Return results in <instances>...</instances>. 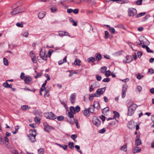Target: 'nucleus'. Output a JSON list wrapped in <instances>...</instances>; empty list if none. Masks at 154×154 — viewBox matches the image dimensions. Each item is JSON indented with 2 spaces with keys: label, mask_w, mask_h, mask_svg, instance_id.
<instances>
[{
  "label": "nucleus",
  "mask_w": 154,
  "mask_h": 154,
  "mask_svg": "<svg viewBox=\"0 0 154 154\" xmlns=\"http://www.w3.org/2000/svg\"><path fill=\"white\" fill-rule=\"evenodd\" d=\"M137 106V105L135 103L132 104L128 108V115L130 116L133 114Z\"/></svg>",
  "instance_id": "f257e3e1"
},
{
  "label": "nucleus",
  "mask_w": 154,
  "mask_h": 154,
  "mask_svg": "<svg viewBox=\"0 0 154 154\" xmlns=\"http://www.w3.org/2000/svg\"><path fill=\"white\" fill-rule=\"evenodd\" d=\"M32 131V134H29L28 137L29 138L30 140H31V142H34L36 141L35 136L36 134H35L36 131L35 130H30Z\"/></svg>",
  "instance_id": "f03ea898"
},
{
  "label": "nucleus",
  "mask_w": 154,
  "mask_h": 154,
  "mask_svg": "<svg viewBox=\"0 0 154 154\" xmlns=\"http://www.w3.org/2000/svg\"><path fill=\"white\" fill-rule=\"evenodd\" d=\"M44 115L47 119H50L54 120L56 118L54 114L51 112L45 113Z\"/></svg>",
  "instance_id": "7ed1b4c3"
},
{
  "label": "nucleus",
  "mask_w": 154,
  "mask_h": 154,
  "mask_svg": "<svg viewBox=\"0 0 154 154\" xmlns=\"http://www.w3.org/2000/svg\"><path fill=\"white\" fill-rule=\"evenodd\" d=\"M105 90V88H101L97 89L96 92L94 93V96L95 97H100L101 95L103 94Z\"/></svg>",
  "instance_id": "20e7f679"
},
{
  "label": "nucleus",
  "mask_w": 154,
  "mask_h": 154,
  "mask_svg": "<svg viewBox=\"0 0 154 154\" xmlns=\"http://www.w3.org/2000/svg\"><path fill=\"white\" fill-rule=\"evenodd\" d=\"M137 14V11L134 8H129L128 10V15L129 16L134 17Z\"/></svg>",
  "instance_id": "39448f33"
},
{
  "label": "nucleus",
  "mask_w": 154,
  "mask_h": 154,
  "mask_svg": "<svg viewBox=\"0 0 154 154\" xmlns=\"http://www.w3.org/2000/svg\"><path fill=\"white\" fill-rule=\"evenodd\" d=\"M65 0H49V2L51 4L60 5L64 2Z\"/></svg>",
  "instance_id": "423d86ee"
},
{
  "label": "nucleus",
  "mask_w": 154,
  "mask_h": 154,
  "mask_svg": "<svg viewBox=\"0 0 154 154\" xmlns=\"http://www.w3.org/2000/svg\"><path fill=\"white\" fill-rule=\"evenodd\" d=\"M39 56L43 60H47L48 56L47 55H45V52L43 51L42 49L40 51Z\"/></svg>",
  "instance_id": "0eeeda50"
},
{
  "label": "nucleus",
  "mask_w": 154,
  "mask_h": 154,
  "mask_svg": "<svg viewBox=\"0 0 154 154\" xmlns=\"http://www.w3.org/2000/svg\"><path fill=\"white\" fill-rule=\"evenodd\" d=\"M13 10L11 12V15H14L20 13H21L24 11H21L20 9H12Z\"/></svg>",
  "instance_id": "6e6552de"
},
{
  "label": "nucleus",
  "mask_w": 154,
  "mask_h": 154,
  "mask_svg": "<svg viewBox=\"0 0 154 154\" xmlns=\"http://www.w3.org/2000/svg\"><path fill=\"white\" fill-rule=\"evenodd\" d=\"M93 124L97 127H98L101 124L100 121L97 118H94L93 120Z\"/></svg>",
  "instance_id": "1a4fd4ad"
},
{
  "label": "nucleus",
  "mask_w": 154,
  "mask_h": 154,
  "mask_svg": "<svg viewBox=\"0 0 154 154\" xmlns=\"http://www.w3.org/2000/svg\"><path fill=\"white\" fill-rule=\"evenodd\" d=\"M44 130L45 131L47 132H49L51 129L53 128L51 126H49L47 124H44Z\"/></svg>",
  "instance_id": "9d476101"
},
{
  "label": "nucleus",
  "mask_w": 154,
  "mask_h": 154,
  "mask_svg": "<svg viewBox=\"0 0 154 154\" xmlns=\"http://www.w3.org/2000/svg\"><path fill=\"white\" fill-rule=\"evenodd\" d=\"M59 35L60 36H68L70 37V35L67 32L60 31L58 32Z\"/></svg>",
  "instance_id": "9b49d317"
},
{
  "label": "nucleus",
  "mask_w": 154,
  "mask_h": 154,
  "mask_svg": "<svg viewBox=\"0 0 154 154\" xmlns=\"http://www.w3.org/2000/svg\"><path fill=\"white\" fill-rule=\"evenodd\" d=\"M32 80L31 77L29 75L26 76L25 78L24 81L26 84H29Z\"/></svg>",
  "instance_id": "f8f14e48"
},
{
  "label": "nucleus",
  "mask_w": 154,
  "mask_h": 154,
  "mask_svg": "<svg viewBox=\"0 0 154 154\" xmlns=\"http://www.w3.org/2000/svg\"><path fill=\"white\" fill-rule=\"evenodd\" d=\"M141 150V148L137 146L134 147L133 150V152L134 153L139 152Z\"/></svg>",
  "instance_id": "ddd939ff"
},
{
  "label": "nucleus",
  "mask_w": 154,
  "mask_h": 154,
  "mask_svg": "<svg viewBox=\"0 0 154 154\" xmlns=\"http://www.w3.org/2000/svg\"><path fill=\"white\" fill-rule=\"evenodd\" d=\"M84 115L86 117H89L90 115V112L88 109H85L82 111Z\"/></svg>",
  "instance_id": "4468645a"
},
{
  "label": "nucleus",
  "mask_w": 154,
  "mask_h": 154,
  "mask_svg": "<svg viewBox=\"0 0 154 154\" xmlns=\"http://www.w3.org/2000/svg\"><path fill=\"white\" fill-rule=\"evenodd\" d=\"M75 95L73 94H72L70 96V100L72 104H73L75 103Z\"/></svg>",
  "instance_id": "2eb2a0df"
},
{
  "label": "nucleus",
  "mask_w": 154,
  "mask_h": 154,
  "mask_svg": "<svg viewBox=\"0 0 154 154\" xmlns=\"http://www.w3.org/2000/svg\"><path fill=\"white\" fill-rule=\"evenodd\" d=\"M93 106L95 108H96L98 109H99L100 108V106L99 103L98 101H94V103Z\"/></svg>",
  "instance_id": "dca6fc26"
},
{
  "label": "nucleus",
  "mask_w": 154,
  "mask_h": 154,
  "mask_svg": "<svg viewBox=\"0 0 154 154\" xmlns=\"http://www.w3.org/2000/svg\"><path fill=\"white\" fill-rule=\"evenodd\" d=\"M109 111V108L107 106L102 110V113L104 115H106L107 112H108Z\"/></svg>",
  "instance_id": "f3484780"
},
{
  "label": "nucleus",
  "mask_w": 154,
  "mask_h": 154,
  "mask_svg": "<svg viewBox=\"0 0 154 154\" xmlns=\"http://www.w3.org/2000/svg\"><path fill=\"white\" fill-rule=\"evenodd\" d=\"M45 15V12L44 11L40 12L38 14V17L39 19L43 18Z\"/></svg>",
  "instance_id": "a211bd4d"
},
{
  "label": "nucleus",
  "mask_w": 154,
  "mask_h": 154,
  "mask_svg": "<svg viewBox=\"0 0 154 154\" xmlns=\"http://www.w3.org/2000/svg\"><path fill=\"white\" fill-rule=\"evenodd\" d=\"M126 60L125 61V62L126 63H129L132 61L133 60V58L131 56H127L126 57Z\"/></svg>",
  "instance_id": "6ab92c4d"
},
{
  "label": "nucleus",
  "mask_w": 154,
  "mask_h": 154,
  "mask_svg": "<svg viewBox=\"0 0 154 154\" xmlns=\"http://www.w3.org/2000/svg\"><path fill=\"white\" fill-rule=\"evenodd\" d=\"M95 107L93 105H90L89 108H88V109L89 110L90 112L91 113H94V111Z\"/></svg>",
  "instance_id": "aec40b11"
},
{
  "label": "nucleus",
  "mask_w": 154,
  "mask_h": 154,
  "mask_svg": "<svg viewBox=\"0 0 154 154\" xmlns=\"http://www.w3.org/2000/svg\"><path fill=\"white\" fill-rule=\"evenodd\" d=\"M56 144L58 145L60 147L62 148L64 150H67V146L66 145H61L57 143Z\"/></svg>",
  "instance_id": "412c9836"
},
{
  "label": "nucleus",
  "mask_w": 154,
  "mask_h": 154,
  "mask_svg": "<svg viewBox=\"0 0 154 154\" xmlns=\"http://www.w3.org/2000/svg\"><path fill=\"white\" fill-rule=\"evenodd\" d=\"M46 84L45 83H44L43 85H42V88H40V95H42V92L44 91V88H45V86L46 85Z\"/></svg>",
  "instance_id": "4be33fe9"
},
{
  "label": "nucleus",
  "mask_w": 154,
  "mask_h": 154,
  "mask_svg": "<svg viewBox=\"0 0 154 154\" xmlns=\"http://www.w3.org/2000/svg\"><path fill=\"white\" fill-rule=\"evenodd\" d=\"M95 61V58L93 57H90L88 59V61L89 63H93Z\"/></svg>",
  "instance_id": "5701e85b"
},
{
  "label": "nucleus",
  "mask_w": 154,
  "mask_h": 154,
  "mask_svg": "<svg viewBox=\"0 0 154 154\" xmlns=\"http://www.w3.org/2000/svg\"><path fill=\"white\" fill-rule=\"evenodd\" d=\"M113 113L114 114L113 116V118L114 119L115 118V117L118 118L119 117V114L118 112L116 111H113Z\"/></svg>",
  "instance_id": "b1692460"
},
{
  "label": "nucleus",
  "mask_w": 154,
  "mask_h": 154,
  "mask_svg": "<svg viewBox=\"0 0 154 154\" xmlns=\"http://www.w3.org/2000/svg\"><path fill=\"white\" fill-rule=\"evenodd\" d=\"M68 145L69 147L71 149H74V143L73 142H69Z\"/></svg>",
  "instance_id": "393cba45"
},
{
  "label": "nucleus",
  "mask_w": 154,
  "mask_h": 154,
  "mask_svg": "<svg viewBox=\"0 0 154 154\" xmlns=\"http://www.w3.org/2000/svg\"><path fill=\"white\" fill-rule=\"evenodd\" d=\"M135 144L137 146H139L141 144V141L140 139H135Z\"/></svg>",
  "instance_id": "a878e982"
},
{
  "label": "nucleus",
  "mask_w": 154,
  "mask_h": 154,
  "mask_svg": "<svg viewBox=\"0 0 154 154\" xmlns=\"http://www.w3.org/2000/svg\"><path fill=\"white\" fill-rule=\"evenodd\" d=\"M45 91V93H44V95L48 93L50 91V89L48 87H45V88H44V91Z\"/></svg>",
  "instance_id": "bb28decb"
},
{
  "label": "nucleus",
  "mask_w": 154,
  "mask_h": 154,
  "mask_svg": "<svg viewBox=\"0 0 154 154\" xmlns=\"http://www.w3.org/2000/svg\"><path fill=\"white\" fill-rule=\"evenodd\" d=\"M71 112L73 114H75V108L73 106H71L69 108Z\"/></svg>",
  "instance_id": "cd10ccee"
},
{
  "label": "nucleus",
  "mask_w": 154,
  "mask_h": 154,
  "mask_svg": "<svg viewBox=\"0 0 154 154\" xmlns=\"http://www.w3.org/2000/svg\"><path fill=\"white\" fill-rule=\"evenodd\" d=\"M107 69V68L105 66H103L101 67V72L103 73H104L106 72Z\"/></svg>",
  "instance_id": "c85d7f7f"
},
{
  "label": "nucleus",
  "mask_w": 154,
  "mask_h": 154,
  "mask_svg": "<svg viewBox=\"0 0 154 154\" xmlns=\"http://www.w3.org/2000/svg\"><path fill=\"white\" fill-rule=\"evenodd\" d=\"M81 61L79 60L76 59L74 62V64L77 66H80V63Z\"/></svg>",
  "instance_id": "c756f323"
},
{
  "label": "nucleus",
  "mask_w": 154,
  "mask_h": 154,
  "mask_svg": "<svg viewBox=\"0 0 154 154\" xmlns=\"http://www.w3.org/2000/svg\"><path fill=\"white\" fill-rule=\"evenodd\" d=\"M40 119L37 116H36L34 119V121L37 124H39L40 123Z\"/></svg>",
  "instance_id": "7c9ffc66"
},
{
  "label": "nucleus",
  "mask_w": 154,
  "mask_h": 154,
  "mask_svg": "<svg viewBox=\"0 0 154 154\" xmlns=\"http://www.w3.org/2000/svg\"><path fill=\"white\" fill-rule=\"evenodd\" d=\"M21 108L22 110H26V109H29L30 107L26 105H23L21 106Z\"/></svg>",
  "instance_id": "2f4dec72"
},
{
  "label": "nucleus",
  "mask_w": 154,
  "mask_h": 154,
  "mask_svg": "<svg viewBox=\"0 0 154 154\" xmlns=\"http://www.w3.org/2000/svg\"><path fill=\"white\" fill-rule=\"evenodd\" d=\"M121 149L125 152H126L127 150L126 144H125L122 146L121 148Z\"/></svg>",
  "instance_id": "473e14b6"
},
{
  "label": "nucleus",
  "mask_w": 154,
  "mask_h": 154,
  "mask_svg": "<svg viewBox=\"0 0 154 154\" xmlns=\"http://www.w3.org/2000/svg\"><path fill=\"white\" fill-rule=\"evenodd\" d=\"M69 20L70 21L72 22V23L73 25L74 26H76L77 25V23L72 18H69Z\"/></svg>",
  "instance_id": "72a5a7b5"
},
{
  "label": "nucleus",
  "mask_w": 154,
  "mask_h": 154,
  "mask_svg": "<svg viewBox=\"0 0 154 154\" xmlns=\"http://www.w3.org/2000/svg\"><path fill=\"white\" fill-rule=\"evenodd\" d=\"M127 85L125 84L123 85L122 91L126 92L127 89Z\"/></svg>",
  "instance_id": "f704fd0d"
},
{
  "label": "nucleus",
  "mask_w": 154,
  "mask_h": 154,
  "mask_svg": "<svg viewBox=\"0 0 154 154\" xmlns=\"http://www.w3.org/2000/svg\"><path fill=\"white\" fill-rule=\"evenodd\" d=\"M44 149L43 148H40L38 151V154H43L44 153Z\"/></svg>",
  "instance_id": "c9c22d12"
},
{
  "label": "nucleus",
  "mask_w": 154,
  "mask_h": 154,
  "mask_svg": "<svg viewBox=\"0 0 154 154\" xmlns=\"http://www.w3.org/2000/svg\"><path fill=\"white\" fill-rule=\"evenodd\" d=\"M109 30L112 34L115 32V30L114 28L111 27L109 28Z\"/></svg>",
  "instance_id": "e433bc0d"
},
{
  "label": "nucleus",
  "mask_w": 154,
  "mask_h": 154,
  "mask_svg": "<svg viewBox=\"0 0 154 154\" xmlns=\"http://www.w3.org/2000/svg\"><path fill=\"white\" fill-rule=\"evenodd\" d=\"M105 38L106 39H107L109 38L110 36V35L109 33V32L107 31H106L105 32Z\"/></svg>",
  "instance_id": "4c0bfd02"
},
{
  "label": "nucleus",
  "mask_w": 154,
  "mask_h": 154,
  "mask_svg": "<svg viewBox=\"0 0 154 154\" xmlns=\"http://www.w3.org/2000/svg\"><path fill=\"white\" fill-rule=\"evenodd\" d=\"M51 11L52 12H55L57 10V9L55 7H53L50 8Z\"/></svg>",
  "instance_id": "58836bf2"
},
{
  "label": "nucleus",
  "mask_w": 154,
  "mask_h": 154,
  "mask_svg": "<svg viewBox=\"0 0 154 154\" xmlns=\"http://www.w3.org/2000/svg\"><path fill=\"white\" fill-rule=\"evenodd\" d=\"M3 62L4 64L5 65L7 66L8 65V61L7 59L5 58V57H4L3 58Z\"/></svg>",
  "instance_id": "ea45409f"
},
{
  "label": "nucleus",
  "mask_w": 154,
  "mask_h": 154,
  "mask_svg": "<svg viewBox=\"0 0 154 154\" xmlns=\"http://www.w3.org/2000/svg\"><path fill=\"white\" fill-rule=\"evenodd\" d=\"M7 82V81L6 82L4 83L3 84V86L5 88H8V87H10V86H9V84Z\"/></svg>",
  "instance_id": "a19ab883"
},
{
  "label": "nucleus",
  "mask_w": 154,
  "mask_h": 154,
  "mask_svg": "<svg viewBox=\"0 0 154 154\" xmlns=\"http://www.w3.org/2000/svg\"><path fill=\"white\" fill-rule=\"evenodd\" d=\"M146 14V12H143V13H140L138 14L136 16V17L138 18L140 17L141 16H143L144 15Z\"/></svg>",
  "instance_id": "79ce46f5"
},
{
  "label": "nucleus",
  "mask_w": 154,
  "mask_h": 154,
  "mask_svg": "<svg viewBox=\"0 0 154 154\" xmlns=\"http://www.w3.org/2000/svg\"><path fill=\"white\" fill-rule=\"evenodd\" d=\"M4 143V140L3 139L2 136L0 134V144H3Z\"/></svg>",
  "instance_id": "37998d69"
},
{
  "label": "nucleus",
  "mask_w": 154,
  "mask_h": 154,
  "mask_svg": "<svg viewBox=\"0 0 154 154\" xmlns=\"http://www.w3.org/2000/svg\"><path fill=\"white\" fill-rule=\"evenodd\" d=\"M102 58V56L100 54H98L96 57V59L98 60H100Z\"/></svg>",
  "instance_id": "c03bdc74"
},
{
  "label": "nucleus",
  "mask_w": 154,
  "mask_h": 154,
  "mask_svg": "<svg viewBox=\"0 0 154 154\" xmlns=\"http://www.w3.org/2000/svg\"><path fill=\"white\" fill-rule=\"evenodd\" d=\"M111 75V72L108 70L105 72V75L106 77H109Z\"/></svg>",
  "instance_id": "a18cd8bd"
},
{
  "label": "nucleus",
  "mask_w": 154,
  "mask_h": 154,
  "mask_svg": "<svg viewBox=\"0 0 154 154\" xmlns=\"http://www.w3.org/2000/svg\"><path fill=\"white\" fill-rule=\"evenodd\" d=\"M64 119V117L62 116H58L57 117V119L59 121H61L63 120Z\"/></svg>",
  "instance_id": "49530a36"
},
{
  "label": "nucleus",
  "mask_w": 154,
  "mask_h": 154,
  "mask_svg": "<svg viewBox=\"0 0 154 154\" xmlns=\"http://www.w3.org/2000/svg\"><path fill=\"white\" fill-rule=\"evenodd\" d=\"M71 2H72L75 3L79 4L81 2V0H70Z\"/></svg>",
  "instance_id": "de8ad7c7"
},
{
  "label": "nucleus",
  "mask_w": 154,
  "mask_h": 154,
  "mask_svg": "<svg viewBox=\"0 0 154 154\" xmlns=\"http://www.w3.org/2000/svg\"><path fill=\"white\" fill-rule=\"evenodd\" d=\"M21 35H23L26 37H27L28 36V33L26 32H24L22 33Z\"/></svg>",
  "instance_id": "09e8293b"
},
{
  "label": "nucleus",
  "mask_w": 154,
  "mask_h": 154,
  "mask_svg": "<svg viewBox=\"0 0 154 154\" xmlns=\"http://www.w3.org/2000/svg\"><path fill=\"white\" fill-rule=\"evenodd\" d=\"M146 49L147 51L148 52L152 53H153V51L152 50H150L149 49V47H148V46L146 47Z\"/></svg>",
  "instance_id": "8fccbe9b"
},
{
  "label": "nucleus",
  "mask_w": 154,
  "mask_h": 154,
  "mask_svg": "<svg viewBox=\"0 0 154 154\" xmlns=\"http://www.w3.org/2000/svg\"><path fill=\"white\" fill-rule=\"evenodd\" d=\"M96 79L97 81H100L102 79L101 76H99L98 75H96Z\"/></svg>",
  "instance_id": "3c124183"
},
{
  "label": "nucleus",
  "mask_w": 154,
  "mask_h": 154,
  "mask_svg": "<svg viewBox=\"0 0 154 154\" xmlns=\"http://www.w3.org/2000/svg\"><path fill=\"white\" fill-rule=\"evenodd\" d=\"M94 97H95L94 96V94H91L90 95L89 99L90 100H93V98Z\"/></svg>",
  "instance_id": "603ef678"
},
{
  "label": "nucleus",
  "mask_w": 154,
  "mask_h": 154,
  "mask_svg": "<svg viewBox=\"0 0 154 154\" xmlns=\"http://www.w3.org/2000/svg\"><path fill=\"white\" fill-rule=\"evenodd\" d=\"M110 81V79L108 78H106L104 79L103 80V81L104 82H108Z\"/></svg>",
  "instance_id": "864d4df0"
},
{
  "label": "nucleus",
  "mask_w": 154,
  "mask_h": 154,
  "mask_svg": "<svg viewBox=\"0 0 154 154\" xmlns=\"http://www.w3.org/2000/svg\"><path fill=\"white\" fill-rule=\"evenodd\" d=\"M72 113H73L70 112H68V116L70 118H73L74 115Z\"/></svg>",
  "instance_id": "5fc2aeb1"
},
{
  "label": "nucleus",
  "mask_w": 154,
  "mask_h": 154,
  "mask_svg": "<svg viewBox=\"0 0 154 154\" xmlns=\"http://www.w3.org/2000/svg\"><path fill=\"white\" fill-rule=\"evenodd\" d=\"M100 118L102 120L103 122L105 121V117L103 115L100 116Z\"/></svg>",
  "instance_id": "6e6d98bb"
},
{
  "label": "nucleus",
  "mask_w": 154,
  "mask_h": 154,
  "mask_svg": "<svg viewBox=\"0 0 154 154\" xmlns=\"http://www.w3.org/2000/svg\"><path fill=\"white\" fill-rule=\"evenodd\" d=\"M150 15H146L143 19L142 21H146L149 17Z\"/></svg>",
  "instance_id": "4d7b16f0"
},
{
  "label": "nucleus",
  "mask_w": 154,
  "mask_h": 154,
  "mask_svg": "<svg viewBox=\"0 0 154 154\" xmlns=\"http://www.w3.org/2000/svg\"><path fill=\"white\" fill-rule=\"evenodd\" d=\"M30 55L31 58L35 57V54L33 53L32 51L30 52Z\"/></svg>",
  "instance_id": "13d9d810"
},
{
  "label": "nucleus",
  "mask_w": 154,
  "mask_h": 154,
  "mask_svg": "<svg viewBox=\"0 0 154 154\" xmlns=\"http://www.w3.org/2000/svg\"><path fill=\"white\" fill-rule=\"evenodd\" d=\"M77 137L76 134H72L71 135V138L73 140H74Z\"/></svg>",
  "instance_id": "bf43d9fd"
},
{
  "label": "nucleus",
  "mask_w": 154,
  "mask_h": 154,
  "mask_svg": "<svg viewBox=\"0 0 154 154\" xmlns=\"http://www.w3.org/2000/svg\"><path fill=\"white\" fill-rule=\"evenodd\" d=\"M42 76V74L40 73H37L36 75L35 76V79H37L38 78Z\"/></svg>",
  "instance_id": "052dcab7"
},
{
  "label": "nucleus",
  "mask_w": 154,
  "mask_h": 154,
  "mask_svg": "<svg viewBox=\"0 0 154 154\" xmlns=\"http://www.w3.org/2000/svg\"><path fill=\"white\" fill-rule=\"evenodd\" d=\"M20 78L22 79H23L25 78V74L24 72H22L20 75Z\"/></svg>",
  "instance_id": "680f3d73"
},
{
  "label": "nucleus",
  "mask_w": 154,
  "mask_h": 154,
  "mask_svg": "<svg viewBox=\"0 0 154 154\" xmlns=\"http://www.w3.org/2000/svg\"><path fill=\"white\" fill-rule=\"evenodd\" d=\"M105 131V128H103L101 130H100L99 131V132L101 134H103L104 133Z\"/></svg>",
  "instance_id": "e2e57ef3"
},
{
  "label": "nucleus",
  "mask_w": 154,
  "mask_h": 154,
  "mask_svg": "<svg viewBox=\"0 0 154 154\" xmlns=\"http://www.w3.org/2000/svg\"><path fill=\"white\" fill-rule=\"evenodd\" d=\"M79 12V10L78 9L76 8L74 10H73V12L74 14H77Z\"/></svg>",
  "instance_id": "0e129e2a"
},
{
  "label": "nucleus",
  "mask_w": 154,
  "mask_h": 154,
  "mask_svg": "<svg viewBox=\"0 0 154 154\" xmlns=\"http://www.w3.org/2000/svg\"><path fill=\"white\" fill-rule=\"evenodd\" d=\"M75 112H78L80 110V108L79 106H77L75 107Z\"/></svg>",
  "instance_id": "69168bd1"
},
{
  "label": "nucleus",
  "mask_w": 154,
  "mask_h": 154,
  "mask_svg": "<svg viewBox=\"0 0 154 154\" xmlns=\"http://www.w3.org/2000/svg\"><path fill=\"white\" fill-rule=\"evenodd\" d=\"M17 26L19 27H23V25L22 24H21L19 23H17L16 24Z\"/></svg>",
  "instance_id": "338daca9"
},
{
  "label": "nucleus",
  "mask_w": 154,
  "mask_h": 154,
  "mask_svg": "<svg viewBox=\"0 0 154 154\" xmlns=\"http://www.w3.org/2000/svg\"><path fill=\"white\" fill-rule=\"evenodd\" d=\"M142 0H138L137 1L136 3L137 5H140L142 4Z\"/></svg>",
  "instance_id": "774afa93"
}]
</instances>
